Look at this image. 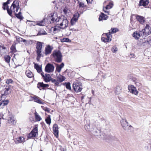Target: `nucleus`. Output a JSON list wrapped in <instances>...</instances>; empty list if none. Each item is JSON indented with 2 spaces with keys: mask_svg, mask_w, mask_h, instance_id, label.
Instances as JSON below:
<instances>
[{
  "mask_svg": "<svg viewBox=\"0 0 151 151\" xmlns=\"http://www.w3.org/2000/svg\"><path fill=\"white\" fill-rule=\"evenodd\" d=\"M58 23L57 24L60 25L61 29H65L68 27V21L65 17H59L58 18Z\"/></svg>",
  "mask_w": 151,
  "mask_h": 151,
  "instance_id": "f257e3e1",
  "label": "nucleus"
},
{
  "mask_svg": "<svg viewBox=\"0 0 151 151\" xmlns=\"http://www.w3.org/2000/svg\"><path fill=\"white\" fill-rule=\"evenodd\" d=\"M121 124L122 127L125 130L131 131L133 129V127L131 125L128 124L129 123L127 122L125 118H122Z\"/></svg>",
  "mask_w": 151,
  "mask_h": 151,
  "instance_id": "f03ea898",
  "label": "nucleus"
},
{
  "mask_svg": "<svg viewBox=\"0 0 151 151\" xmlns=\"http://www.w3.org/2000/svg\"><path fill=\"white\" fill-rule=\"evenodd\" d=\"M52 55L56 62L60 63L62 62V55L59 50H54Z\"/></svg>",
  "mask_w": 151,
  "mask_h": 151,
  "instance_id": "7ed1b4c3",
  "label": "nucleus"
},
{
  "mask_svg": "<svg viewBox=\"0 0 151 151\" xmlns=\"http://www.w3.org/2000/svg\"><path fill=\"white\" fill-rule=\"evenodd\" d=\"M142 37L147 36L151 33V25L147 24L144 29L141 31Z\"/></svg>",
  "mask_w": 151,
  "mask_h": 151,
  "instance_id": "20e7f679",
  "label": "nucleus"
},
{
  "mask_svg": "<svg viewBox=\"0 0 151 151\" xmlns=\"http://www.w3.org/2000/svg\"><path fill=\"white\" fill-rule=\"evenodd\" d=\"M43 43L40 42H38L37 43L36 48L37 49L36 52L37 57L36 59L37 61H39L41 57L42 56V44Z\"/></svg>",
  "mask_w": 151,
  "mask_h": 151,
  "instance_id": "39448f33",
  "label": "nucleus"
},
{
  "mask_svg": "<svg viewBox=\"0 0 151 151\" xmlns=\"http://www.w3.org/2000/svg\"><path fill=\"white\" fill-rule=\"evenodd\" d=\"M65 79V77L61 75L56 76V79L52 80V82L54 83L55 86H59V84L64 81Z\"/></svg>",
  "mask_w": 151,
  "mask_h": 151,
  "instance_id": "423d86ee",
  "label": "nucleus"
},
{
  "mask_svg": "<svg viewBox=\"0 0 151 151\" xmlns=\"http://www.w3.org/2000/svg\"><path fill=\"white\" fill-rule=\"evenodd\" d=\"M82 83L78 81H76L73 84V88L74 90L77 92H80L82 89Z\"/></svg>",
  "mask_w": 151,
  "mask_h": 151,
  "instance_id": "0eeeda50",
  "label": "nucleus"
},
{
  "mask_svg": "<svg viewBox=\"0 0 151 151\" xmlns=\"http://www.w3.org/2000/svg\"><path fill=\"white\" fill-rule=\"evenodd\" d=\"M101 40L102 41L104 42H109L111 40V35L110 32L103 34L102 35Z\"/></svg>",
  "mask_w": 151,
  "mask_h": 151,
  "instance_id": "6e6552de",
  "label": "nucleus"
},
{
  "mask_svg": "<svg viewBox=\"0 0 151 151\" xmlns=\"http://www.w3.org/2000/svg\"><path fill=\"white\" fill-rule=\"evenodd\" d=\"M19 8V3L17 0H15L13 1L11 6V9H12V11L14 13L18 12Z\"/></svg>",
  "mask_w": 151,
  "mask_h": 151,
  "instance_id": "1a4fd4ad",
  "label": "nucleus"
},
{
  "mask_svg": "<svg viewBox=\"0 0 151 151\" xmlns=\"http://www.w3.org/2000/svg\"><path fill=\"white\" fill-rule=\"evenodd\" d=\"M38 135V128L37 127L34 128L29 134L27 137L28 138L35 137Z\"/></svg>",
  "mask_w": 151,
  "mask_h": 151,
  "instance_id": "9d476101",
  "label": "nucleus"
},
{
  "mask_svg": "<svg viewBox=\"0 0 151 151\" xmlns=\"http://www.w3.org/2000/svg\"><path fill=\"white\" fill-rule=\"evenodd\" d=\"M54 68L55 67L53 65L48 63L45 66V71L48 73H52L54 70Z\"/></svg>",
  "mask_w": 151,
  "mask_h": 151,
  "instance_id": "9b49d317",
  "label": "nucleus"
},
{
  "mask_svg": "<svg viewBox=\"0 0 151 151\" xmlns=\"http://www.w3.org/2000/svg\"><path fill=\"white\" fill-rule=\"evenodd\" d=\"M128 89L129 92L133 94L137 95L138 93V91L136 88L133 85H129L128 86Z\"/></svg>",
  "mask_w": 151,
  "mask_h": 151,
  "instance_id": "f8f14e48",
  "label": "nucleus"
},
{
  "mask_svg": "<svg viewBox=\"0 0 151 151\" xmlns=\"http://www.w3.org/2000/svg\"><path fill=\"white\" fill-rule=\"evenodd\" d=\"M80 14L77 12L75 13L73 16V17L71 19L70 21V24L71 25H73L76 23V22L78 19L79 17H80Z\"/></svg>",
  "mask_w": 151,
  "mask_h": 151,
  "instance_id": "ddd939ff",
  "label": "nucleus"
},
{
  "mask_svg": "<svg viewBox=\"0 0 151 151\" xmlns=\"http://www.w3.org/2000/svg\"><path fill=\"white\" fill-rule=\"evenodd\" d=\"M113 6V4L112 2H110L109 4L107 5L106 7H103V10L104 12L109 14V11H108L109 9L111 8Z\"/></svg>",
  "mask_w": 151,
  "mask_h": 151,
  "instance_id": "4468645a",
  "label": "nucleus"
},
{
  "mask_svg": "<svg viewBox=\"0 0 151 151\" xmlns=\"http://www.w3.org/2000/svg\"><path fill=\"white\" fill-rule=\"evenodd\" d=\"M49 85L47 84H44L43 82H39L37 84V87L40 90L45 89L49 87Z\"/></svg>",
  "mask_w": 151,
  "mask_h": 151,
  "instance_id": "2eb2a0df",
  "label": "nucleus"
},
{
  "mask_svg": "<svg viewBox=\"0 0 151 151\" xmlns=\"http://www.w3.org/2000/svg\"><path fill=\"white\" fill-rule=\"evenodd\" d=\"M7 50L4 45H0V54L1 55H4L7 52Z\"/></svg>",
  "mask_w": 151,
  "mask_h": 151,
  "instance_id": "dca6fc26",
  "label": "nucleus"
},
{
  "mask_svg": "<svg viewBox=\"0 0 151 151\" xmlns=\"http://www.w3.org/2000/svg\"><path fill=\"white\" fill-rule=\"evenodd\" d=\"M53 47L50 45H47L45 48V54L46 55L50 54L53 49Z\"/></svg>",
  "mask_w": 151,
  "mask_h": 151,
  "instance_id": "f3484780",
  "label": "nucleus"
},
{
  "mask_svg": "<svg viewBox=\"0 0 151 151\" xmlns=\"http://www.w3.org/2000/svg\"><path fill=\"white\" fill-rule=\"evenodd\" d=\"M136 17L137 20L141 24H143L145 22V18L143 16L137 15H136Z\"/></svg>",
  "mask_w": 151,
  "mask_h": 151,
  "instance_id": "a211bd4d",
  "label": "nucleus"
},
{
  "mask_svg": "<svg viewBox=\"0 0 151 151\" xmlns=\"http://www.w3.org/2000/svg\"><path fill=\"white\" fill-rule=\"evenodd\" d=\"M53 131L55 135L57 137L58 135V125L55 124L53 126Z\"/></svg>",
  "mask_w": 151,
  "mask_h": 151,
  "instance_id": "6ab92c4d",
  "label": "nucleus"
},
{
  "mask_svg": "<svg viewBox=\"0 0 151 151\" xmlns=\"http://www.w3.org/2000/svg\"><path fill=\"white\" fill-rule=\"evenodd\" d=\"M43 78L45 81L46 82H48L50 81H52V80L54 79L51 78L50 75L48 74H46Z\"/></svg>",
  "mask_w": 151,
  "mask_h": 151,
  "instance_id": "aec40b11",
  "label": "nucleus"
},
{
  "mask_svg": "<svg viewBox=\"0 0 151 151\" xmlns=\"http://www.w3.org/2000/svg\"><path fill=\"white\" fill-rule=\"evenodd\" d=\"M64 64L63 63H62L61 64L59 65L58 64H56V70L58 73L60 72L62 68L63 67Z\"/></svg>",
  "mask_w": 151,
  "mask_h": 151,
  "instance_id": "412c9836",
  "label": "nucleus"
},
{
  "mask_svg": "<svg viewBox=\"0 0 151 151\" xmlns=\"http://www.w3.org/2000/svg\"><path fill=\"white\" fill-rule=\"evenodd\" d=\"M50 19L52 22H56L57 23H58V18L57 17L56 14H52Z\"/></svg>",
  "mask_w": 151,
  "mask_h": 151,
  "instance_id": "4be33fe9",
  "label": "nucleus"
},
{
  "mask_svg": "<svg viewBox=\"0 0 151 151\" xmlns=\"http://www.w3.org/2000/svg\"><path fill=\"white\" fill-rule=\"evenodd\" d=\"M108 18V16L104 14V13H101L99 18V21L102 20H106Z\"/></svg>",
  "mask_w": 151,
  "mask_h": 151,
  "instance_id": "5701e85b",
  "label": "nucleus"
},
{
  "mask_svg": "<svg viewBox=\"0 0 151 151\" xmlns=\"http://www.w3.org/2000/svg\"><path fill=\"white\" fill-rule=\"evenodd\" d=\"M141 31L139 32H134L133 34V36L135 39H138L140 36H142V35H141Z\"/></svg>",
  "mask_w": 151,
  "mask_h": 151,
  "instance_id": "b1692460",
  "label": "nucleus"
},
{
  "mask_svg": "<svg viewBox=\"0 0 151 151\" xmlns=\"http://www.w3.org/2000/svg\"><path fill=\"white\" fill-rule=\"evenodd\" d=\"M33 99L34 100V101L40 104H43V102L40 99L39 97L34 96L33 97Z\"/></svg>",
  "mask_w": 151,
  "mask_h": 151,
  "instance_id": "393cba45",
  "label": "nucleus"
},
{
  "mask_svg": "<svg viewBox=\"0 0 151 151\" xmlns=\"http://www.w3.org/2000/svg\"><path fill=\"white\" fill-rule=\"evenodd\" d=\"M149 3L147 0H140L139 1L140 5L145 6L147 5Z\"/></svg>",
  "mask_w": 151,
  "mask_h": 151,
  "instance_id": "a878e982",
  "label": "nucleus"
},
{
  "mask_svg": "<svg viewBox=\"0 0 151 151\" xmlns=\"http://www.w3.org/2000/svg\"><path fill=\"white\" fill-rule=\"evenodd\" d=\"M26 75L29 78H31L33 76V75L32 72L30 70H27L25 72Z\"/></svg>",
  "mask_w": 151,
  "mask_h": 151,
  "instance_id": "bb28decb",
  "label": "nucleus"
},
{
  "mask_svg": "<svg viewBox=\"0 0 151 151\" xmlns=\"http://www.w3.org/2000/svg\"><path fill=\"white\" fill-rule=\"evenodd\" d=\"M35 115V117L36 121H40L42 119V118L35 111L34 113Z\"/></svg>",
  "mask_w": 151,
  "mask_h": 151,
  "instance_id": "cd10ccee",
  "label": "nucleus"
},
{
  "mask_svg": "<svg viewBox=\"0 0 151 151\" xmlns=\"http://www.w3.org/2000/svg\"><path fill=\"white\" fill-rule=\"evenodd\" d=\"M25 138L22 137H20L17 139L19 143H23L25 141Z\"/></svg>",
  "mask_w": 151,
  "mask_h": 151,
  "instance_id": "c85d7f7f",
  "label": "nucleus"
},
{
  "mask_svg": "<svg viewBox=\"0 0 151 151\" xmlns=\"http://www.w3.org/2000/svg\"><path fill=\"white\" fill-rule=\"evenodd\" d=\"M47 33L43 29H41L39 32L38 33L37 35L36 36L41 35H46Z\"/></svg>",
  "mask_w": 151,
  "mask_h": 151,
  "instance_id": "c756f323",
  "label": "nucleus"
},
{
  "mask_svg": "<svg viewBox=\"0 0 151 151\" xmlns=\"http://www.w3.org/2000/svg\"><path fill=\"white\" fill-rule=\"evenodd\" d=\"M34 67L36 69L38 73H40L42 71V69L41 67H40L38 64H35Z\"/></svg>",
  "mask_w": 151,
  "mask_h": 151,
  "instance_id": "7c9ffc66",
  "label": "nucleus"
},
{
  "mask_svg": "<svg viewBox=\"0 0 151 151\" xmlns=\"http://www.w3.org/2000/svg\"><path fill=\"white\" fill-rule=\"evenodd\" d=\"M16 17L19 19L22 20L23 19V17L21 15V13L20 12L18 14H15Z\"/></svg>",
  "mask_w": 151,
  "mask_h": 151,
  "instance_id": "2f4dec72",
  "label": "nucleus"
},
{
  "mask_svg": "<svg viewBox=\"0 0 151 151\" xmlns=\"http://www.w3.org/2000/svg\"><path fill=\"white\" fill-rule=\"evenodd\" d=\"M9 92L7 91H6L5 90L4 91H2L1 92V97L2 98L4 97V96H5L9 94Z\"/></svg>",
  "mask_w": 151,
  "mask_h": 151,
  "instance_id": "473e14b6",
  "label": "nucleus"
},
{
  "mask_svg": "<svg viewBox=\"0 0 151 151\" xmlns=\"http://www.w3.org/2000/svg\"><path fill=\"white\" fill-rule=\"evenodd\" d=\"M151 45V37H149L148 40L144 43L143 45Z\"/></svg>",
  "mask_w": 151,
  "mask_h": 151,
  "instance_id": "72a5a7b5",
  "label": "nucleus"
},
{
  "mask_svg": "<svg viewBox=\"0 0 151 151\" xmlns=\"http://www.w3.org/2000/svg\"><path fill=\"white\" fill-rule=\"evenodd\" d=\"M45 121L47 124L50 125L51 123V119L50 116H48L45 119Z\"/></svg>",
  "mask_w": 151,
  "mask_h": 151,
  "instance_id": "f704fd0d",
  "label": "nucleus"
},
{
  "mask_svg": "<svg viewBox=\"0 0 151 151\" xmlns=\"http://www.w3.org/2000/svg\"><path fill=\"white\" fill-rule=\"evenodd\" d=\"M77 1L78 2L80 7L82 8H84L86 6L83 2L80 1L78 0H77Z\"/></svg>",
  "mask_w": 151,
  "mask_h": 151,
  "instance_id": "c9c22d12",
  "label": "nucleus"
},
{
  "mask_svg": "<svg viewBox=\"0 0 151 151\" xmlns=\"http://www.w3.org/2000/svg\"><path fill=\"white\" fill-rule=\"evenodd\" d=\"M9 103V101L8 100H6L4 101H3L1 103H0V106H4L7 105Z\"/></svg>",
  "mask_w": 151,
  "mask_h": 151,
  "instance_id": "e433bc0d",
  "label": "nucleus"
},
{
  "mask_svg": "<svg viewBox=\"0 0 151 151\" xmlns=\"http://www.w3.org/2000/svg\"><path fill=\"white\" fill-rule=\"evenodd\" d=\"M45 23L43 21V20L41 21H38L37 22L36 25L40 26H43L44 25Z\"/></svg>",
  "mask_w": 151,
  "mask_h": 151,
  "instance_id": "4c0bfd02",
  "label": "nucleus"
},
{
  "mask_svg": "<svg viewBox=\"0 0 151 151\" xmlns=\"http://www.w3.org/2000/svg\"><path fill=\"white\" fill-rule=\"evenodd\" d=\"M111 31L110 33H115L119 31L118 29L117 28H111Z\"/></svg>",
  "mask_w": 151,
  "mask_h": 151,
  "instance_id": "58836bf2",
  "label": "nucleus"
},
{
  "mask_svg": "<svg viewBox=\"0 0 151 151\" xmlns=\"http://www.w3.org/2000/svg\"><path fill=\"white\" fill-rule=\"evenodd\" d=\"M11 58L9 55L6 56L4 57V59L6 62L9 63L10 61Z\"/></svg>",
  "mask_w": 151,
  "mask_h": 151,
  "instance_id": "ea45409f",
  "label": "nucleus"
},
{
  "mask_svg": "<svg viewBox=\"0 0 151 151\" xmlns=\"http://www.w3.org/2000/svg\"><path fill=\"white\" fill-rule=\"evenodd\" d=\"M65 84L66 88L68 90H70L71 88L70 87V83H65Z\"/></svg>",
  "mask_w": 151,
  "mask_h": 151,
  "instance_id": "a19ab883",
  "label": "nucleus"
},
{
  "mask_svg": "<svg viewBox=\"0 0 151 151\" xmlns=\"http://www.w3.org/2000/svg\"><path fill=\"white\" fill-rule=\"evenodd\" d=\"M121 92V91H120L119 88V87H116L115 88V93L116 94L118 95Z\"/></svg>",
  "mask_w": 151,
  "mask_h": 151,
  "instance_id": "79ce46f5",
  "label": "nucleus"
},
{
  "mask_svg": "<svg viewBox=\"0 0 151 151\" xmlns=\"http://www.w3.org/2000/svg\"><path fill=\"white\" fill-rule=\"evenodd\" d=\"M111 50L113 52L115 53L117 51L118 49L116 46H114L112 47Z\"/></svg>",
  "mask_w": 151,
  "mask_h": 151,
  "instance_id": "37998d69",
  "label": "nucleus"
},
{
  "mask_svg": "<svg viewBox=\"0 0 151 151\" xmlns=\"http://www.w3.org/2000/svg\"><path fill=\"white\" fill-rule=\"evenodd\" d=\"M6 10H7V12H8V14H9V15L11 16L12 14V9H11V7L10 9H9L8 8V7L7 6V7L6 8Z\"/></svg>",
  "mask_w": 151,
  "mask_h": 151,
  "instance_id": "c03bdc74",
  "label": "nucleus"
},
{
  "mask_svg": "<svg viewBox=\"0 0 151 151\" xmlns=\"http://www.w3.org/2000/svg\"><path fill=\"white\" fill-rule=\"evenodd\" d=\"M9 1H10V0H8L7 1H6V2L4 3V4H3V9L4 10H5L6 9L5 8V7L6 6H7V5L8 4H9Z\"/></svg>",
  "mask_w": 151,
  "mask_h": 151,
  "instance_id": "a18cd8bd",
  "label": "nucleus"
},
{
  "mask_svg": "<svg viewBox=\"0 0 151 151\" xmlns=\"http://www.w3.org/2000/svg\"><path fill=\"white\" fill-rule=\"evenodd\" d=\"M69 10L67 7H65L63 10V12L66 15L69 12Z\"/></svg>",
  "mask_w": 151,
  "mask_h": 151,
  "instance_id": "49530a36",
  "label": "nucleus"
},
{
  "mask_svg": "<svg viewBox=\"0 0 151 151\" xmlns=\"http://www.w3.org/2000/svg\"><path fill=\"white\" fill-rule=\"evenodd\" d=\"M15 121V120L13 117H11L10 118V119H9L8 120L9 122L10 123H11L12 124H13Z\"/></svg>",
  "mask_w": 151,
  "mask_h": 151,
  "instance_id": "de8ad7c7",
  "label": "nucleus"
},
{
  "mask_svg": "<svg viewBox=\"0 0 151 151\" xmlns=\"http://www.w3.org/2000/svg\"><path fill=\"white\" fill-rule=\"evenodd\" d=\"M53 28V31L54 32H55L56 31H58L59 29H61L60 28V27H59L58 26H57L54 27Z\"/></svg>",
  "mask_w": 151,
  "mask_h": 151,
  "instance_id": "09e8293b",
  "label": "nucleus"
},
{
  "mask_svg": "<svg viewBox=\"0 0 151 151\" xmlns=\"http://www.w3.org/2000/svg\"><path fill=\"white\" fill-rule=\"evenodd\" d=\"M62 41L66 42H69L70 41V40L67 38H64L62 40Z\"/></svg>",
  "mask_w": 151,
  "mask_h": 151,
  "instance_id": "8fccbe9b",
  "label": "nucleus"
},
{
  "mask_svg": "<svg viewBox=\"0 0 151 151\" xmlns=\"http://www.w3.org/2000/svg\"><path fill=\"white\" fill-rule=\"evenodd\" d=\"M16 40L18 42H22L23 40V39L17 36L16 37Z\"/></svg>",
  "mask_w": 151,
  "mask_h": 151,
  "instance_id": "3c124183",
  "label": "nucleus"
},
{
  "mask_svg": "<svg viewBox=\"0 0 151 151\" xmlns=\"http://www.w3.org/2000/svg\"><path fill=\"white\" fill-rule=\"evenodd\" d=\"M10 49L12 52H15L16 49L15 47L14 46L12 45Z\"/></svg>",
  "mask_w": 151,
  "mask_h": 151,
  "instance_id": "603ef678",
  "label": "nucleus"
},
{
  "mask_svg": "<svg viewBox=\"0 0 151 151\" xmlns=\"http://www.w3.org/2000/svg\"><path fill=\"white\" fill-rule=\"evenodd\" d=\"M13 82V81L11 79L7 80L6 81V83L7 84L12 83Z\"/></svg>",
  "mask_w": 151,
  "mask_h": 151,
  "instance_id": "864d4df0",
  "label": "nucleus"
},
{
  "mask_svg": "<svg viewBox=\"0 0 151 151\" xmlns=\"http://www.w3.org/2000/svg\"><path fill=\"white\" fill-rule=\"evenodd\" d=\"M134 81L135 82V84L137 86H140L141 84L138 81L136 80L135 81Z\"/></svg>",
  "mask_w": 151,
  "mask_h": 151,
  "instance_id": "5fc2aeb1",
  "label": "nucleus"
},
{
  "mask_svg": "<svg viewBox=\"0 0 151 151\" xmlns=\"http://www.w3.org/2000/svg\"><path fill=\"white\" fill-rule=\"evenodd\" d=\"M10 89V88L9 87V85H8L7 86H6L5 90L6 91H7L9 92V93H10V91H9Z\"/></svg>",
  "mask_w": 151,
  "mask_h": 151,
  "instance_id": "6e6d98bb",
  "label": "nucleus"
},
{
  "mask_svg": "<svg viewBox=\"0 0 151 151\" xmlns=\"http://www.w3.org/2000/svg\"><path fill=\"white\" fill-rule=\"evenodd\" d=\"M69 30H72L73 31H78V29H75L74 28H72L71 27V26H70V27H69Z\"/></svg>",
  "mask_w": 151,
  "mask_h": 151,
  "instance_id": "4d7b16f0",
  "label": "nucleus"
},
{
  "mask_svg": "<svg viewBox=\"0 0 151 151\" xmlns=\"http://www.w3.org/2000/svg\"><path fill=\"white\" fill-rule=\"evenodd\" d=\"M95 133H94V135H95L98 136V134L97 133H100V131L98 129H96L95 131Z\"/></svg>",
  "mask_w": 151,
  "mask_h": 151,
  "instance_id": "13d9d810",
  "label": "nucleus"
},
{
  "mask_svg": "<svg viewBox=\"0 0 151 151\" xmlns=\"http://www.w3.org/2000/svg\"><path fill=\"white\" fill-rule=\"evenodd\" d=\"M60 150L61 151H66V149L65 147H61L60 148Z\"/></svg>",
  "mask_w": 151,
  "mask_h": 151,
  "instance_id": "bf43d9fd",
  "label": "nucleus"
},
{
  "mask_svg": "<svg viewBox=\"0 0 151 151\" xmlns=\"http://www.w3.org/2000/svg\"><path fill=\"white\" fill-rule=\"evenodd\" d=\"M45 111H47V112H49L50 111V110L48 108H46L45 109H43Z\"/></svg>",
  "mask_w": 151,
  "mask_h": 151,
  "instance_id": "052dcab7",
  "label": "nucleus"
},
{
  "mask_svg": "<svg viewBox=\"0 0 151 151\" xmlns=\"http://www.w3.org/2000/svg\"><path fill=\"white\" fill-rule=\"evenodd\" d=\"M130 57L131 58H134L135 57V55L133 54H131L130 55Z\"/></svg>",
  "mask_w": 151,
  "mask_h": 151,
  "instance_id": "680f3d73",
  "label": "nucleus"
},
{
  "mask_svg": "<svg viewBox=\"0 0 151 151\" xmlns=\"http://www.w3.org/2000/svg\"><path fill=\"white\" fill-rule=\"evenodd\" d=\"M88 3H91L92 0H86Z\"/></svg>",
  "mask_w": 151,
  "mask_h": 151,
  "instance_id": "e2e57ef3",
  "label": "nucleus"
},
{
  "mask_svg": "<svg viewBox=\"0 0 151 151\" xmlns=\"http://www.w3.org/2000/svg\"><path fill=\"white\" fill-rule=\"evenodd\" d=\"M44 73L43 72H42L41 73V74L42 76V77L43 78L44 77V76H45L44 75Z\"/></svg>",
  "mask_w": 151,
  "mask_h": 151,
  "instance_id": "0e129e2a",
  "label": "nucleus"
},
{
  "mask_svg": "<svg viewBox=\"0 0 151 151\" xmlns=\"http://www.w3.org/2000/svg\"><path fill=\"white\" fill-rule=\"evenodd\" d=\"M90 127L89 125H88V126H85V129H86V130L87 131H89V129H86V127Z\"/></svg>",
  "mask_w": 151,
  "mask_h": 151,
  "instance_id": "69168bd1",
  "label": "nucleus"
},
{
  "mask_svg": "<svg viewBox=\"0 0 151 151\" xmlns=\"http://www.w3.org/2000/svg\"><path fill=\"white\" fill-rule=\"evenodd\" d=\"M22 41H23L24 42H25L26 40H23Z\"/></svg>",
  "mask_w": 151,
  "mask_h": 151,
  "instance_id": "338daca9",
  "label": "nucleus"
},
{
  "mask_svg": "<svg viewBox=\"0 0 151 151\" xmlns=\"http://www.w3.org/2000/svg\"><path fill=\"white\" fill-rule=\"evenodd\" d=\"M43 107H44V106H42V108Z\"/></svg>",
  "mask_w": 151,
  "mask_h": 151,
  "instance_id": "774afa93",
  "label": "nucleus"
}]
</instances>
